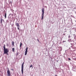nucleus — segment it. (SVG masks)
<instances>
[{"instance_id": "obj_1", "label": "nucleus", "mask_w": 76, "mask_h": 76, "mask_svg": "<svg viewBox=\"0 0 76 76\" xmlns=\"http://www.w3.org/2000/svg\"><path fill=\"white\" fill-rule=\"evenodd\" d=\"M3 48L4 54H6L7 55H8V52H9V49L6 48V47H5V45H4Z\"/></svg>"}, {"instance_id": "obj_2", "label": "nucleus", "mask_w": 76, "mask_h": 76, "mask_svg": "<svg viewBox=\"0 0 76 76\" xmlns=\"http://www.w3.org/2000/svg\"><path fill=\"white\" fill-rule=\"evenodd\" d=\"M42 20H43V19H44V8H42Z\"/></svg>"}, {"instance_id": "obj_3", "label": "nucleus", "mask_w": 76, "mask_h": 76, "mask_svg": "<svg viewBox=\"0 0 76 76\" xmlns=\"http://www.w3.org/2000/svg\"><path fill=\"white\" fill-rule=\"evenodd\" d=\"M11 76V72L9 70V68L7 69V76Z\"/></svg>"}, {"instance_id": "obj_4", "label": "nucleus", "mask_w": 76, "mask_h": 76, "mask_svg": "<svg viewBox=\"0 0 76 76\" xmlns=\"http://www.w3.org/2000/svg\"><path fill=\"white\" fill-rule=\"evenodd\" d=\"M23 65H24V62H23L22 65L21 72L22 75L23 74Z\"/></svg>"}, {"instance_id": "obj_5", "label": "nucleus", "mask_w": 76, "mask_h": 76, "mask_svg": "<svg viewBox=\"0 0 76 76\" xmlns=\"http://www.w3.org/2000/svg\"><path fill=\"white\" fill-rule=\"evenodd\" d=\"M28 47H27L26 49V51L25 52V55L26 56L27 54L28 53Z\"/></svg>"}, {"instance_id": "obj_6", "label": "nucleus", "mask_w": 76, "mask_h": 76, "mask_svg": "<svg viewBox=\"0 0 76 76\" xmlns=\"http://www.w3.org/2000/svg\"><path fill=\"white\" fill-rule=\"evenodd\" d=\"M16 26H17V27H19L20 25L19 24V23H16Z\"/></svg>"}, {"instance_id": "obj_7", "label": "nucleus", "mask_w": 76, "mask_h": 76, "mask_svg": "<svg viewBox=\"0 0 76 76\" xmlns=\"http://www.w3.org/2000/svg\"><path fill=\"white\" fill-rule=\"evenodd\" d=\"M15 42H14L13 41L12 42V45L14 46V44Z\"/></svg>"}, {"instance_id": "obj_8", "label": "nucleus", "mask_w": 76, "mask_h": 76, "mask_svg": "<svg viewBox=\"0 0 76 76\" xmlns=\"http://www.w3.org/2000/svg\"><path fill=\"white\" fill-rule=\"evenodd\" d=\"M12 52H15V48H12Z\"/></svg>"}, {"instance_id": "obj_9", "label": "nucleus", "mask_w": 76, "mask_h": 76, "mask_svg": "<svg viewBox=\"0 0 76 76\" xmlns=\"http://www.w3.org/2000/svg\"><path fill=\"white\" fill-rule=\"evenodd\" d=\"M22 43L21 42L20 43V47H22Z\"/></svg>"}, {"instance_id": "obj_10", "label": "nucleus", "mask_w": 76, "mask_h": 76, "mask_svg": "<svg viewBox=\"0 0 76 76\" xmlns=\"http://www.w3.org/2000/svg\"><path fill=\"white\" fill-rule=\"evenodd\" d=\"M6 16H7V14L6 12V13H5V15H4L5 19H6Z\"/></svg>"}, {"instance_id": "obj_11", "label": "nucleus", "mask_w": 76, "mask_h": 76, "mask_svg": "<svg viewBox=\"0 0 76 76\" xmlns=\"http://www.w3.org/2000/svg\"><path fill=\"white\" fill-rule=\"evenodd\" d=\"M2 22H3V19H1V24H2Z\"/></svg>"}, {"instance_id": "obj_12", "label": "nucleus", "mask_w": 76, "mask_h": 76, "mask_svg": "<svg viewBox=\"0 0 76 76\" xmlns=\"http://www.w3.org/2000/svg\"><path fill=\"white\" fill-rule=\"evenodd\" d=\"M18 29L19 31H20V29L19 28V27H18Z\"/></svg>"}, {"instance_id": "obj_13", "label": "nucleus", "mask_w": 76, "mask_h": 76, "mask_svg": "<svg viewBox=\"0 0 76 76\" xmlns=\"http://www.w3.org/2000/svg\"><path fill=\"white\" fill-rule=\"evenodd\" d=\"M32 65H31L30 66V67H31V68L32 67Z\"/></svg>"}, {"instance_id": "obj_14", "label": "nucleus", "mask_w": 76, "mask_h": 76, "mask_svg": "<svg viewBox=\"0 0 76 76\" xmlns=\"http://www.w3.org/2000/svg\"><path fill=\"white\" fill-rule=\"evenodd\" d=\"M69 60H70L71 59L70 58H68Z\"/></svg>"}, {"instance_id": "obj_15", "label": "nucleus", "mask_w": 76, "mask_h": 76, "mask_svg": "<svg viewBox=\"0 0 76 76\" xmlns=\"http://www.w3.org/2000/svg\"><path fill=\"white\" fill-rule=\"evenodd\" d=\"M37 41H38V42H39V40L38 39H37Z\"/></svg>"}, {"instance_id": "obj_16", "label": "nucleus", "mask_w": 76, "mask_h": 76, "mask_svg": "<svg viewBox=\"0 0 76 76\" xmlns=\"http://www.w3.org/2000/svg\"><path fill=\"white\" fill-rule=\"evenodd\" d=\"M68 37H69V38H70V36H69Z\"/></svg>"}, {"instance_id": "obj_17", "label": "nucleus", "mask_w": 76, "mask_h": 76, "mask_svg": "<svg viewBox=\"0 0 76 76\" xmlns=\"http://www.w3.org/2000/svg\"><path fill=\"white\" fill-rule=\"evenodd\" d=\"M55 76H57V75H56Z\"/></svg>"}]
</instances>
